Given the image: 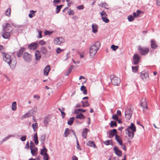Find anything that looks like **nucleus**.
Wrapping results in <instances>:
<instances>
[{"label":"nucleus","mask_w":160,"mask_h":160,"mask_svg":"<svg viewBox=\"0 0 160 160\" xmlns=\"http://www.w3.org/2000/svg\"><path fill=\"white\" fill-rule=\"evenodd\" d=\"M26 136L23 135L21 137L20 139L22 141H24L26 140Z\"/></svg>","instance_id":"nucleus-54"},{"label":"nucleus","mask_w":160,"mask_h":160,"mask_svg":"<svg viewBox=\"0 0 160 160\" xmlns=\"http://www.w3.org/2000/svg\"><path fill=\"white\" fill-rule=\"evenodd\" d=\"M63 6V5H60L59 6H57L56 8V13H58L59 12L61 9L62 8Z\"/></svg>","instance_id":"nucleus-39"},{"label":"nucleus","mask_w":160,"mask_h":160,"mask_svg":"<svg viewBox=\"0 0 160 160\" xmlns=\"http://www.w3.org/2000/svg\"><path fill=\"white\" fill-rule=\"evenodd\" d=\"M113 150L117 156L119 157L121 156L122 154V152L117 147L114 146L113 147Z\"/></svg>","instance_id":"nucleus-15"},{"label":"nucleus","mask_w":160,"mask_h":160,"mask_svg":"<svg viewBox=\"0 0 160 160\" xmlns=\"http://www.w3.org/2000/svg\"><path fill=\"white\" fill-rule=\"evenodd\" d=\"M10 33L9 32L3 31L2 32V37L5 39H9L10 37Z\"/></svg>","instance_id":"nucleus-17"},{"label":"nucleus","mask_w":160,"mask_h":160,"mask_svg":"<svg viewBox=\"0 0 160 160\" xmlns=\"http://www.w3.org/2000/svg\"><path fill=\"white\" fill-rule=\"evenodd\" d=\"M140 57L138 54H134L133 56V63L134 65L137 64L140 59Z\"/></svg>","instance_id":"nucleus-14"},{"label":"nucleus","mask_w":160,"mask_h":160,"mask_svg":"<svg viewBox=\"0 0 160 160\" xmlns=\"http://www.w3.org/2000/svg\"><path fill=\"white\" fill-rule=\"evenodd\" d=\"M133 112V109L132 106H128L125 111V118L126 119L130 120Z\"/></svg>","instance_id":"nucleus-3"},{"label":"nucleus","mask_w":160,"mask_h":160,"mask_svg":"<svg viewBox=\"0 0 160 160\" xmlns=\"http://www.w3.org/2000/svg\"><path fill=\"white\" fill-rule=\"evenodd\" d=\"M151 47L153 49H156L158 47V45L156 44V41L153 39H152L151 41Z\"/></svg>","instance_id":"nucleus-23"},{"label":"nucleus","mask_w":160,"mask_h":160,"mask_svg":"<svg viewBox=\"0 0 160 160\" xmlns=\"http://www.w3.org/2000/svg\"><path fill=\"white\" fill-rule=\"evenodd\" d=\"M30 12L32 13V14L30 13L29 14V17L31 18H32L33 16H35V13L36 12V11L33 10H31Z\"/></svg>","instance_id":"nucleus-41"},{"label":"nucleus","mask_w":160,"mask_h":160,"mask_svg":"<svg viewBox=\"0 0 160 160\" xmlns=\"http://www.w3.org/2000/svg\"><path fill=\"white\" fill-rule=\"evenodd\" d=\"M34 147H35L34 146V143L32 141H31L30 142V149L34 148Z\"/></svg>","instance_id":"nucleus-57"},{"label":"nucleus","mask_w":160,"mask_h":160,"mask_svg":"<svg viewBox=\"0 0 160 160\" xmlns=\"http://www.w3.org/2000/svg\"><path fill=\"white\" fill-rule=\"evenodd\" d=\"M117 133V130L116 129H113L112 130L110 131L109 132V138L113 137L114 135H116Z\"/></svg>","instance_id":"nucleus-20"},{"label":"nucleus","mask_w":160,"mask_h":160,"mask_svg":"<svg viewBox=\"0 0 160 160\" xmlns=\"http://www.w3.org/2000/svg\"><path fill=\"white\" fill-rule=\"evenodd\" d=\"M77 148L79 149V150H81V149L80 147L79 142L78 141V140H77Z\"/></svg>","instance_id":"nucleus-60"},{"label":"nucleus","mask_w":160,"mask_h":160,"mask_svg":"<svg viewBox=\"0 0 160 160\" xmlns=\"http://www.w3.org/2000/svg\"><path fill=\"white\" fill-rule=\"evenodd\" d=\"M81 103L82 104V106L85 107H88L89 106V104L88 102V101L83 102V101H81Z\"/></svg>","instance_id":"nucleus-35"},{"label":"nucleus","mask_w":160,"mask_h":160,"mask_svg":"<svg viewBox=\"0 0 160 160\" xmlns=\"http://www.w3.org/2000/svg\"><path fill=\"white\" fill-rule=\"evenodd\" d=\"M36 109H32L29 111L30 113L32 114H35L36 113Z\"/></svg>","instance_id":"nucleus-53"},{"label":"nucleus","mask_w":160,"mask_h":160,"mask_svg":"<svg viewBox=\"0 0 160 160\" xmlns=\"http://www.w3.org/2000/svg\"><path fill=\"white\" fill-rule=\"evenodd\" d=\"M11 12V9L10 8H8L6 11V16L9 17Z\"/></svg>","instance_id":"nucleus-40"},{"label":"nucleus","mask_w":160,"mask_h":160,"mask_svg":"<svg viewBox=\"0 0 160 160\" xmlns=\"http://www.w3.org/2000/svg\"><path fill=\"white\" fill-rule=\"evenodd\" d=\"M64 42V40L61 37L55 38L54 39V43L56 45L60 44Z\"/></svg>","instance_id":"nucleus-8"},{"label":"nucleus","mask_w":160,"mask_h":160,"mask_svg":"<svg viewBox=\"0 0 160 160\" xmlns=\"http://www.w3.org/2000/svg\"><path fill=\"white\" fill-rule=\"evenodd\" d=\"M118 47L117 46H115L114 45H112L111 46V48L114 51H116L118 48Z\"/></svg>","instance_id":"nucleus-48"},{"label":"nucleus","mask_w":160,"mask_h":160,"mask_svg":"<svg viewBox=\"0 0 160 160\" xmlns=\"http://www.w3.org/2000/svg\"><path fill=\"white\" fill-rule=\"evenodd\" d=\"M126 129H128L129 131L132 130V131H133L134 132H136V127L132 123H131V125L128 126V128Z\"/></svg>","instance_id":"nucleus-22"},{"label":"nucleus","mask_w":160,"mask_h":160,"mask_svg":"<svg viewBox=\"0 0 160 160\" xmlns=\"http://www.w3.org/2000/svg\"><path fill=\"white\" fill-rule=\"evenodd\" d=\"M72 160H78V158L75 155H73L72 157Z\"/></svg>","instance_id":"nucleus-62"},{"label":"nucleus","mask_w":160,"mask_h":160,"mask_svg":"<svg viewBox=\"0 0 160 160\" xmlns=\"http://www.w3.org/2000/svg\"><path fill=\"white\" fill-rule=\"evenodd\" d=\"M100 46V43L99 42H96L94 45L91 46L89 50V54L91 57L93 58L95 55Z\"/></svg>","instance_id":"nucleus-2"},{"label":"nucleus","mask_w":160,"mask_h":160,"mask_svg":"<svg viewBox=\"0 0 160 160\" xmlns=\"http://www.w3.org/2000/svg\"><path fill=\"white\" fill-rule=\"evenodd\" d=\"M89 130L87 128H85L83 129V131L82 133V137L86 139L87 136V132Z\"/></svg>","instance_id":"nucleus-26"},{"label":"nucleus","mask_w":160,"mask_h":160,"mask_svg":"<svg viewBox=\"0 0 160 160\" xmlns=\"http://www.w3.org/2000/svg\"><path fill=\"white\" fill-rule=\"evenodd\" d=\"M31 153L32 155L36 156L38 153V148L36 147H34V148H30Z\"/></svg>","instance_id":"nucleus-21"},{"label":"nucleus","mask_w":160,"mask_h":160,"mask_svg":"<svg viewBox=\"0 0 160 160\" xmlns=\"http://www.w3.org/2000/svg\"><path fill=\"white\" fill-rule=\"evenodd\" d=\"M115 139L118 142L120 146H122V142L121 138L119 136H118L117 134H116L115 136Z\"/></svg>","instance_id":"nucleus-27"},{"label":"nucleus","mask_w":160,"mask_h":160,"mask_svg":"<svg viewBox=\"0 0 160 160\" xmlns=\"http://www.w3.org/2000/svg\"><path fill=\"white\" fill-rule=\"evenodd\" d=\"M156 4L158 6L160 7V0H157Z\"/></svg>","instance_id":"nucleus-64"},{"label":"nucleus","mask_w":160,"mask_h":160,"mask_svg":"<svg viewBox=\"0 0 160 160\" xmlns=\"http://www.w3.org/2000/svg\"><path fill=\"white\" fill-rule=\"evenodd\" d=\"M104 143L106 145H109L110 144V141L109 140H108L107 141L105 142Z\"/></svg>","instance_id":"nucleus-61"},{"label":"nucleus","mask_w":160,"mask_h":160,"mask_svg":"<svg viewBox=\"0 0 160 160\" xmlns=\"http://www.w3.org/2000/svg\"><path fill=\"white\" fill-rule=\"evenodd\" d=\"M38 124L37 123H33L32 125V127L33 129V131H35L38 128Z\"/></svg>","instance_id":"nucleus-42"},{"label":"nucleus","mask_w":160,"mask_h":160,"mask_svg":"<svg viewBox=\"0 0 160 160\" xmlns=\"http://www.w3.org/2000/svg\"><path fill=\"white\" fill-rule=\"evenodd\" d=\"M12 111H15L17 109V103L15 102H13L12 104Z\"/></svg>","instance_id":"nucleus-33"},{"label":"nucleus","mask_w":160,"mask_h":160,"mask_svg":"<svg viewBox=\"0 0 160 160\" xmlns=\"http://www.w3.org/2000/svg\"><path fill=\"white\" fill-rule=\"evenodd\" d=\"M98 25L95 23H93L92 25V32L94 33H96L98 32Z\"/></svg>","instance_id":"nucleus-16"},{"label":"nucleus","mask_w":160,"mask_h":160,"mask_svg":"<svg viewBox=\"0 0 160 160\" xmlns=\"http://www.w3.org/2000/svg\"><path fill=\"white\" fill-rule=\"evenodd\" d=\"M3 59L4 61L7 62L12 69H14L16 66L17 61L16 58H11L10 55L6 53H2Z\"/></svg>","instance_id":"nucleus-1"},{"label":"nucleus","mask_w":160,"mask_h":160,"mask_svg":"<svg viewBox=\"0 0 160 160\" xmlns=\"http://www.w3.org/2000/svg\"><path fill=\"white\" fill-rule=\"evenodd\" d=\"M74 121H68V123L69 125H72Z\"/></svg>","instance_id":"nucleus-63"},{"label":"nucleus","mask_w":160,"mask_h":160,"mask_svg":"<svg viewBox=\"0 0 160 160\" xmlns=\"http://www.w3.org/2000/svg\"><path fill=\"white\" fill-rule=\"evenodd\" d=\"M46 138V136L44 135H42L41 137L40 141L41 142L43 143L44 142Z\"/></svg>","instance_id":"nucleus-49"},{"label":"nucleus","mask_w":160,"mask_h":160,"mask_svg":"<svg viewBox=\"0 0 160 160\" xmlns=\"http://www.w3.org/2000/svg\"><path fill=\"white\" fill-rule=\"evenodd\" d=\"M33 140L34 141L36 145H37L38 143V139L37 134L36 133L33 136Z\"/></svg>","instance_id":"nucleus-31"},{"label":"nucleus","mask_w":160,"mask_h":160,"mask_svg":"<svg viewBox=\"0 0 160 160\" xmlns=\"http://www.w3.org/2000/svg\"><path fill=\"white\" fill-rule=\"evenodd\" d=\"M86 111V110H83L81 109H77L75 111V113H78L79 112H84Z\"/></svg>","instance_id":"nucleus-43"},{"label":"nucleus","mask_w":160,"mask_h":160,"mask_svg":"<svg viewBox=\"0 0 160 160\" xmlns=\"http://www.w3.org/2000/svg\"><path fill=\"white\" fill-rule=\"evenodd\" d=\"M126 133L128 135V138L129 139H132L134 137L135 132L126 129Z\"/></svg>","instance_id":"nucleus-12"},{"label":"nucleus","mask_w":160,"mask_h":160,"mask_svg":"<svg viewBox=\"0 0 160 160\" xmlns=\"http://www.w3.org/2000/svg\"><path fill=\"white\" fill-rule=\"evenodd\" d=\"M73 68V66L72 65L71 66L68 70H67V75L68 76L69 74L71 72L72 68Z\"/></svg>","instance_id":"nucleus-46"},{"label":"nucleus","mask_w":160,"mask_h":160,"mask_svg":"<svg viewBox=\"0 0 160 160\" xmlns=\"http://www.w3.org/2000/svg\"><path fill=\"white\" fill-rule=\"evenodd\" d=\"M84 7L83 5H81L77 6L76 8L79 10H82L84 8Z\"/></svg>","instance_id":"nucleus-50"},{"label":"nucleus","mask_w":160,"mask_h":160,"mask_svg":"<svg viewBox=\"0 0 160 160\" xmlns=\"http://www.w3.org/2000/svg\"><path fill=\"white\" fill-rule=\"evenodd\" d=\"M32 115V114H31L29 111L27 113H26L25 114H24L23 116V118L22 119H24L25 118H27L29 117H31Z\"/></svg>","instance_id":"nucleus-36"},{"label":"nucleus","mask_w":160,"mask_h":160,"mask_svg":"<svg viewBox=\"0 0 160 160\" xmlns=\"http://www.w3.org/2000/svg\"><path fill=\"white\" fill-rule=\"evenodd\" d=\"M134 17H133L132 15H130L128 16V19L129 22H132L134 19Z\"/></svg>","instance_id":"nucleus-44"},{"label":"nucleus","mask_w":160,"mask_h":160,"mask_svg":"<svg viewBox=\"0 0 160 160\" xmlns=\"http://www.w3.org/2000/svg\"><path fill=\"white\" fill-rule=\"evenodd\" d=\"M101 4V7H103L107 9H108V8L107 7L108 6V5L106 3H102Z\"/></svg>","instance_id":"nucleus-51"},{"label":"nucleus","mask_w":160,"mask_h":160,"mask_svg":"<svg viewBox=\"0 0 160 160\" xmlns=\"http://www.w3.org/2000/svg\"><path fill=\"white\" fill-rule=\"evenodd\" d=\"M117 126V124L116 122H115L113 121H111V125L110 127L113 128L114 126Z\"/></svg>","instance_id":"nucleus-47"},{"label":"nucleus","mask_w":160,"mask_h":160,"mask_svg":"<svg viewBox=\"0 0 160 160\" xmlns=\"http://www.w3.org/2000/svg\"><path fill=\"white\" fill-rule=\"evenodd\" d=\"M86 144L87 146L90 147H92L94 148H95L96 147L94 142L92 141H88L86 143Z\"/></svg>","instance_id":"nucleus-30"},{"label":"nucleus","mask_w":160,"mask_h":160,"mask_svg":"<svg viewBox=\"0 0 160 160\" xmlns=\"http://www.w3.org/2000/svg\"><path fill=\"white\" fill-rule=\"evenodd\" d=\"M70 130L68 128H66L64 132V137H67L69 134Z\"/></svg>","instance_id":"nucleus-38"},{"label":"nucleus","mask_w":160,"mask_h":160,"mask_svg":"<svg viewBox=\"0 0 160 160\" xmlns=\"http://www.w3.org/2000/svg\"><path fill=\"white\" fill-rule=\"evenodd\" d=\"M147 102L145 98H142L141 100V105L144 109L143 111L144 112L145 109H148Z\"/></svg>","instance_id":"nucleus-10"},{"label":"nucleus","mask_w":160,"mask_h":160,"mask_svg":"<svg viewBox=\"0 0 160 160\" xmlns=\"http://www.w3.org/2000/svg\"><path fill=\"white\" fill-rule=\"evenodd\" d=\"M138 50L140 53L142 55H145L148 53L149 51V49L147 47L142 48L139 47Z\"/></svg>","instance_id":"nucleus-7"},{"label":"nucleus","mask_w":160,"mask_h":160,"mask_svg":"<svg viewBox=\"0 0 160 160\" xmlns=\"http://www.w3.org/2000/svg\"><path fill=\"white\" fill-rule=\"evenodd\" d=\"M141 77L144 82H147L149 79V74L147 72L142 71L140 73Z\"/></svg>","instance_id":"nucleus-6"},{"label":"nucleus","mask_w":160,"mask_h":160,"mask_svg":"<svg viewBox=\"0 0 160 160\" xmlns=\"http://www.w3.org/2000/svg\"><path fill=\"white\" fill-rule=\"evenodd\" d=\"M15 134H13V135H8L7 137H6L5 138H4L2 140V143L6 141L7 139H8V138H10L11 137H14L15 136Z\"/></svg>","instance_id":"nucleus-34"},{"label":"nucleus","mask_w":160,"mask_h":160,"mask_svg":"<svg viewBox=\"0 0 160 160\" xmlns=\"http://www.w3.org/2000/svg\"><path fill=\"white\" fill-rule=\"evenodd\" d=\"M40 52L42 54L46 55L48 53V50L47 48L45 47H42L40 49Z\"/></svg>","instance_id":"nucleus-25"},{"label":"nucleus","mask_w":160,"mask_h":160,"mask_svg":"<svg viewBox=\"0 0 160 160\" xmlns=\"http://www.w3.org/2000/svg\"><path fill=\"white\" fill-rule=\"evenodd\" d=\"M111 81L114 85H118L120 82V79L113 75L111 76Z\"/></svg>","instance_id":"nucleus-4"},{"label":"nucleus","mask_w":160,"mask_h":160,"mask_svg":"<svg viewBox=\"0 0 160 160\" xmlns=\"http://www.w3.org/2000/svg\"><path fill=\"white\" fill-rule=\"evenodd\" d=\"M38 47V43L37 42H33L28 45V48L30 50H34Z\"/></svg>","instance_id":"nucleus-13"},{"label":"nucleus","mask_w":160,"mask_h":160,"mask_svg":"<svg viewBox=\"0 0 160 160\" xmlns=\"http://www.w3.org/2000/svg\"><path fill=\"white\" fill-rule=\"evenodd\" d=\"M74 12L73 10H70L68 12V14L69 15H73Z\"/></svg>","instance_id":"nucleus-59"},{"label":"nucleus","mask_w":160,"mask_h":160,"mask_svg":"<svg viewBox=\"0 0 160 160\" xmlns=\"http://www.w3.org/2000/svg\"><path fill=\"white\" fill-rule=\"evenodd\" d=\"M50 70V67L49 66H47L44 69V75L47 76L48 74V72Z\"/></svg>","instance_id":"nucleus-24"},{"label":"nucleus","mask_w":160,"mask_h":160,"mask_svg":"<svg viewBox=\"0 0 160 160\" xmlns=\"http://www.w3.org/2000/svg\"><path fill=\"white\" fill-rule=\"evenodd\" d=\"M24 48H21L17 52V56L18 57H21L24 51Z\"/></svg>","instance_id":"nucleus-28"},{"label":"nucleus","mask_w":160,"mask_h":160,"mask_svg":"<svg viewBox=\"0 0 160 160\" xmlns=\"http://www.w3.org/2000/svg\"><path fill=\"white\" fill-rule=\"evenodd\" d=\"M23 57L24 60L26 62H29L31 60L32 56L31 55L28 54V52H25Z\"/></svg>","instance_id":"nucleus-11"},{"label":"nucleus","mask_w":160,"mask_h":160,"mask_svg":"<svg viewBox=\"0 0 160 160\" xmlns=\"http://www.w3.org/2000/svg\"><path fill=\"white\" fill-rule=\"evenodd\" d=\"M39 43L41 45H43L45 44L46 42H44L43 40H41L39 41Z\"/></svg>","instance_id":"nucleus-58"},{"label":"nucleus","mask_w":160,"mask_h":160,"mask_svg":"<svg viewBox=\"0 0 160 160\" xmlns=\"http://www.w3.org/2000/svg\"><path fill=\"white\" fill-rule=\"evenodd\" d=\"M100 14L102 16L103 21L106 22L108 23L109 22V20L107 18V14L104 11H102L100 12Z\"/></svg>","instance_id":"nucleus-9"},{"label":"nucleus","mask_w":160,"mask_h":160,"mask_svg":"<svg viewBox=\"0 0 160 160\" xmlns=\"http://www.w3.org/2000/svg\"><path fill=\"white\" fill-rule=\"evenodd\" d=\"M63 50L59 48H58L56 49V52L58 54H59Z\"/></svg>","instance_id":"nucleus-52"},{"label":"nucleus","mask_w":160,"mask_h":160,"mask_svg":"<svg viewBox=\"0 0 160 160\" xmlns=\"http://www.w3.org/2000/svg\"><path fill=\"white\" fill-rule=\"evenodd\" d=\"M117 115L119 117H121L122 115V113L121 111L119 110H117Z\"/></svg>","instance_id":"nucleus-56"},{"label":"nucleus","mask_w":160,"mask_h":160,"mask_svg":"<svg viewBox=\"0 0 160 160\" xmlns=\"http://www.w3.org/2000/svg\"><path fill=\"white\" fill-rule=\"evenodd\" d=\"M11 28L10 25L8 23H6L4 25H3V29L2 30L5 31H8L10 30Z\"/></svg>","instance_id":"nucleus-18"},{"label":"nucleus","mask_w":160,"mask_h":160,"mask_svg":"<svg viewBox=\"0 0 160 160\" xmlns=\"http://www.w3.org/2000/svg\"><path fill=\"white\" fill-rule=\"evenodd\" d=\"M47 149L44 146L43 147L42 149L41 150L40 154L43 156L44 160H48V155L47 153Z\"/></svg>","instance_id":"nucleus-5"},{"label":"nucleus","mask_w":160,"mask_h":160,"mask_svg":"<svg viewBox=\"0 0 160 160\" xmlns=\"http://www.w3.org/2000/svg\"><path fill=\"white\" fill-rule=\"evenodd\" d=\"M112 119L114 120H120L119 119V117L116 114H114L112 115Z\"/></svg>","instance_id":"nucleus-45"},{"label":"nucleus","mask_w":160,"mask_h":160,"mask_svg":"<svg viewBox=\"0 0 160 160\" xmlns=\"http://www.w3.org/2000/svg\"><path fill=\"white\" fill-rule=\"evenodd\" d=\"M139 67L137 66L136 67L132 66V71L133 72L136 73L138 71V68Z\"/></svg>","instance_id":"nucleus-37"},{"label":"nucleus","mask_w":160,"mask_h":160,"mask_svg":"<svg viewBox=\"0 0 160 160\" xmlns=\"http://www.w3.org/2000/svg\"><path fill=\"white\" fill-rule=\"evenodd\" d=\"M53 32H49L46 30L45 32V34L46 35H50Z\"/></svg>","instance_id":"nucleus-55"},{"label":"nucleus","mask_w":160,"mask_h":160,"mask_svg":"<svg viewBox=\"0 0 160 160\" xmlns=\"http://www.w3.org/2000/svg\"><path fill=\"white\" fill-rule=\"evenodd\" d=\"M137 13H136L135 12H133V17H134V18L135 17H138L140 14L142 13V12L139 10H138L137 11Z\"/></svg>","instance_id":"nucleus-32"},{"label":"nucleus","mask_w":160,"mask_h":160,"mask_svg":"<svg viewBox=\"0 0 160 160\" xmlns=\"http://www.w3.org/2000/svg\"><path fill=\"white\" fill-rule=\"evenodd\" d=\"M35 55L36 60L38 61L40 59L41 57V54L40 53V52L39 50H37L36 51L35 53Z\"/></svg>","instance_id":"nucleus-19"},{"label":"nucleus","mask_w":160,"mask_h":160,"mask_svg":"<svg viewBox=\"0 0 160 160\" xmlns=\"http://www.w3.org/2000/svg\"><path fill=\"white\" fill-rule=\"evenodd\" d=\"M77 115L76 116V118L80 119H85V117L83 114L81 113H77Z\"/></svg>","instance_id":"nucleus-29"}]
</instances>
